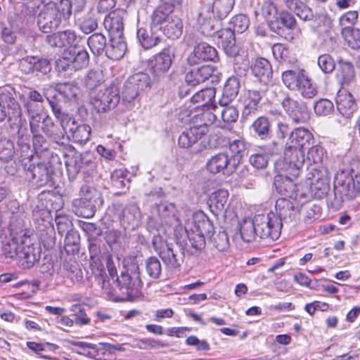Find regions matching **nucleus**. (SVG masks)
Returning <instances> with one entry per match:
<instances>
[{
    "mask_svg": "<svg viewBox=\"0 0 360 360\" xmlns=\"http://www.w3.org/2000/svg\"><path fill=\"white\" fill-rule=\"evenodd\" d=\"M2 252L7 258L16 259L23 269H30L40 259V251L29 238L11 236L2 245Z\"/></svg>",
    "mask_w": 360,
    "mask_h": 360,
    "instance_id": "f257e3e1",
    "label": "nucleus"
},
{
    "mask_svg": "<svg viewBox=\"0 0 360 360\" xmlns=\"http://www.w3.org/2000/svg\"><path fill=\"white\" fill-rule=\"evenodd\" d=\"M71 0H60L58 3H47L37 16V25L44 33H50L66 22L72 15Z\"/></svg>",
    "mask_w": 360,
    "mask_h": 360,
    "instance_id": "f03ea898",
    "label": "nucleus"
},
{
    "mask_svg": "<svg viewBox=\"0 0 360 360\" xmlns=\"http://www.w3.org/2000/svg\"><path fill=\"white\" fill-rule=\"evenodd\" d=\"M334 192L342 201L352 200L360 193V165L351 171L337 172L334 179Z\"/></svg>",
    "mask_w": 360,
    "mask_h": 360,
    "instance_id": "7ed1b4c3",
    "label": "nucleus"
},
{
    "mask_svg": "<svg viewBox=\"0 0 360 360\" xmlns=\"http://www.w3.org/2000/svg\"><path fill=\"white\" fill-rule=\"evenodd\" d=\"M47 101L52 109V111L60 123V126L65 133L69 132L75 142L83 144L86 143L90 137L91 127L88 124L77 125L74 118L68 114L61 111L58 105L53 101L46 97Z\"/></svg>",
    "mask_w": 360,
    "mask_h": 360,
    "instance_id": "20e7f679",
    "label": "nucleus"
},
{
    "mask_svg": "<svg viewBox=\"0 0 360 360\" xmlns=\"http://www.w3.org/2000/svg\"><path fill=\"white\" fill-rule=\"evenodd\" d=\"M140 275L139 267L134 264L125 272H122L119 277H117V287L123 301L132 300L139 294L142 287Z\"/></svg>",
    "mask_w": 360,
    "mask_h": 360,
    "instance_id": "39448f33",
    "label": "nucleus"
},
{
    "mask_svg": "<svg viewBox=\"0 0 360 360\" xmlns=\"http://www.w3.org/2000/svg\"><path fill=\"white\" fill-rule=\"evenodd\" d=\"M81 198L74 201L76 213L84 218L92 217L103 203L101 193L94 188L84 186L81 188Z\"/></svg>",
    "mask_w": 360,
    "mask_h": 360,
    "instance_id": "423d86ee",
    "label": "nucleus"
},
{
    "mask_svg": "<svg viewBox=\"0 0 360 360\" xmlns=\"http://www.w3.org/2000/svg\"><path fill=\"white\" fill-rule=\"evenodd\" d=\"M174 57V49L167 46L148 59L147 69L154 81L159 82L166 77Z\"/></svg>",
    "mask_w": 360,
    "mask_h": 360,
    "instance_id": "0eeeda50",
    "label": "nucleus"
},
{
    "mask_svg": "<svg viewBox=\"0 0 360 360\" xmlns=\"http://www.w3.org/2000/svg\"><path fill=\"white\" fill-rule=\"evenodd\" d=\"M165 16L160 18L156 12L151 14L152 25L153 27L158 28L164 35L171 39H176L180 37L183 32V22L181 20L172 13L165 14Z\"/></svg>",
    "mask_w": 360,
    "mask_h": 360,
    "instance_id": "6e6552de",
    "label": "nucleus"
},
{
    "mask_svg": "<svg viewBox=\"0 0 360 360\" xmlns=\"http://www.w3.org/2000/svg\"><path fill=\"white\" fill-rule=\"evenodd\" d=\"M255 217L257 234L260 238L276 240L280 237L283 224L276 213L258 214Z\"/></svg>",
    "mask_w": 360,
    "mask_h": 360,
    "instance_id": "1a4fd4ad",
    "label": "nucleus"
},
{
    "mask_svg": "<svg viewBox=\"0 0 360 360\" xmlns=\"http://www.w3.org/2000/svg\"><path fill=\"white\" fill-rule=\"evenodd\" d=\"M120 100V91L115 85L99 90L92 98L91 103L98 112H105L115 108Z\"/></svg>",
    "mask_w": 360,
    "mask_h": 360,
    "instance_id": "9d476101",
    "label": "nucleus"
},
{
    "mask_svg": "<svg viewBox=\"0 0 360 360\" xmlns=\"http://www.w3.org/2000/svg\"><path fill=\"white\" fill-rule=\"evenodd\" d=\"M92 274L94 275L98 283L101 286L104 294L108 300L114 302H122L123 298L118 293L117 285L113 286L112 280L107 276L103 265L101 261H95L91 264Z\"/></svg>",
    "mask_w": 360,
    "mask_h": 360,
    "instance_id": "9b49d317",
    "label": "nucleus"
},
{
    "mask_svg": "<svg viewBox=\"0 0 360 360\" xmlns=\"http://www.w3.org/2000/svg\"><path fill=\"white\" fill-rule=\"evenodd\" d=\"M23 169L25 177L37 187L44 186L51 181L52 172L48 163L34 164L28 161L27 163L23 164Z\"/></svg>",
    "mask_w": 360,
    "mask_h": 360,
    "instance_id": "f8f14e48",
    "label": "nucleus"
},
{
    "mask_svg": "<svg viewBox=\"0 0 360 360\" xmlns=\"http://www.w3.org/2000/svg\"><path fill=\"white\" fill-rule=\"evenodd\" d=\"M281 105L289 119L294 124H304L310 119V113L307 105L289 96H285L281 101Z\"/></svg>",
    "mask_w": 360,
    "mask_h": 360,
    "instance_id": "ddd939ff",
    "label": "nucleus"
},
{
    "mask_svg": "<svg viewBox=\"0 0 360 360\" xmlns=\"http://www.w3.org/2000/svg\"><path fill=\"white\" fill-rule=\"evenodd\" d=\"M283 155L285 160L288 165V174L293 178H297L304 163L303 149L294 145H288V141L283 150Z\"/></svg>",
    "mask_w": 360,
    "mask_h": 360,
    "instance_id": "4468645a",
    "label": "nucleus"
},
{
    "mask_svg": "<svg viewBox=\"0 0 360 360\" xmlns=\"http://www.w3.org/2000/svg\"><path fill=\"white\" fill-rule=\"evenodd\" d=\"M207 132L206 127H192L179 136V145L184 148H191V153H197L201 150V144L198 142L206 136Z\"/></svg>",
    "mask_w": 360,
    "mask_h": 360,
    "instance_id": "2eb2a0df",
    "label": "nucleus"
},
{
    "mask_svg": "<svg viewBox=\"0 0 360 360\" xmlns=\"http://www.w3.org/2000/svg\"><path fill=\"white\" fill-rule=\"evenodd\" d=\"M238 165L237 158H230L225 153H219L213 155L206 164L207 170L212 174L220 172L230 174L233 172Z\"/></svg>",
    "mask_w": 360,
    "mask_h": 360,
    "instance_id": "dca6fc26",
    "label": "nucleus"
},
{
    "mask_svg": "<svg viewBox=\"0 0 360 360\" xmlns=\"http://www.w3.org/2000/svg\"><path fill=\"white\" fill-rule=\"evenodd\" d=\"M215 12L210 4H201L196 16L197 25L204 35L211 36L219 21L215 20Z\"/></svg>",
    "mask_w": 360,
    "mask_h": 360,
    "instance_id": "f3484780",
    "label": "nucleus"
},
{
    "mask_svg": "<svg viewBox=\"0 0 360 360\" xmlns=\"http://www.w3.org/2000/svg\"><path fill=\"white\" fill-rule=\"evenodd\" d=\"M77 5L75 9V18L79 30L84 34H89L98 27V20L93 11L82 14L81 11L85 5V0H75Z\"/></svg>",
    "mask_w": 360,
    "mask_h": 360,
    "instance_id": "a211bd4d",
    "label": "nucleus"
},
{
    "mask_svg": "<svg viewBox=\"0 0 360 360\" xmlns=\"http://www.w3.org/2000/svg\"><path fill=\"white\" fill-rule=\"evenodd\" d=\"M218 60L217 50L207 43H199L195 46L193 51L187 59V63L191 66L200 65L205 61H216Z\"/></svg>",
    "mask_w": 360,
    "mask_h": 360,
    "instance_id": "6ab92c4d",
    "label": "nucleus"
},
{
    "mask_svg": "<svg viewBox=\"0 0 360 360\" xmlns=\"http://www.w3.org/2000/svg\"><path fill=\"white\" fill-rule=\"evenodd\" d=\"M20 71L26 75L34 72L47 74L51 70L49 61L43 58L26 56L19 61Z\"/></svg>",
    "mask_w": 360,
    "mask_h": 360,
    "instance_id": "aec40b11",
    "label": "nucleus"
},
{
    "mask_svg": "<svg viewBox=\"0 0 360 360\" xmlns=\"http://www.w3.org/2000/svg\"><path fill=\"white\" fill-rule=\"evenodd\" d=\"M262 95L259 91L249 90L242 100L243 108L242 110V120H250L255 117L259 113Z\"/></svg>",
    "mask_w": 360,
    "mask_h": 360,
    "instance_id": "412c9836",
    "label": "nucleus"
},
{
    "mask_svg": "<svg viewBox=\"0 0 360 360\" xmlns=\"http://www.w3.org/2000/svg\"><path fill=\"white\" fill-rule=\"evenodd\" d=\"M234 33L231 27H228L218 31L214 30L212 35L214 41L221 46L227 56L231 57L235 56L238 53Z\"/></svg>",
    "mask_w": 360,
    "mask_h": 360,
    "instance_id": "4be33fe9",
    "label": "nucleus"
},
{
    "mask_svg": "<svg viewBox=\"0 0 360 360\" xmlns=\"http://www.w3.org/2000/svg\"><path fill=\"white\" fill-rule=\"evenodd\" d=\"M275 209L276 216L279 218L283 226L292 224L297 217L298 210L295 207L292 201L285 198L276 200Z\"/></svg>",
    "mask_w": 360,
    "mask_h": 360,
    "instance_id": "5701e85b",
    "label": "nucleus"
},
{
    "mask_svg": "<svg viewBox=\"0 0 360 360\" xmlns=\"http://www.w3.org/2000/svg\"><path fill=\"white\" fill-rule=\"evenodd\" d=\"M338 68L335 78L341 86H352L356 82L354 66L352 62L339 58L337 60Z\"/></svg>",
    "mask_w": 360,
    "mask_h": 360,
    "instance_id": "b1692460",
    "label": "nucleus"
},
{
    "mask_svg": "<svg viewBox=\"0 0 360 360\" xmlns=\"http://www.w3.org/2000/svg\"><path fill=\"white\" fill-rule=\"evenodd\" d=\"M159 257L169 269H176L184 262V249L177 244L171 245Z\"/></svg>",
    "mask_w": 360,
    "mask_h": 360,
    "instance_id": "393cba45",
    "label": "nucleus"
},
{
    "mask_svg": "<svg viewBox=\"0 0 360 360\" xmlns=\"http://www.w3.org/2000/svg\"><path fill=\"white\" fill-rule=\"evenodd\" d=\"M337 110L345 117H349L356 110L354 96L345 89L339 90L335 98Z\"/></svg>",
    "mask_w": 360,
    "mask_h": 360,
    "instance_id": "a878e982",
    "label": "nucleus"
},
{
    "mask_svg": "<svg viewBox=\"0 0 360 360\" xmlns=\"http://www.w3.org/2000/svg\"><path fill=\"white\" fill-rule=\"evenodd\" d=\"M159 32L158 28L153 27L152 19L150 18L149 30L139 28L137 30V38L143 48L149 49L160 43L162 37Z\"/></svg>",
    "mask_w": 360,
    "mask_h": 360,
    "instance_id": "bb28decb",
    "label": "nucleus"
},
{
    "mask_svg": "<svg viewBox=\"0 0 360 360\" xmlns=\"http://www.w3.org/2000/svg\"><path fill=\"white\" fill-rule=\"evenodd\" d=\"M214 70L210 65H200L193 68L185 76V82L194 87L207 80L213 74Z\"/></svg>",
    "mask_w": 360,
    "mask_h": 360,
    "instance_id": "cd10ccee",
    "label": "nucleus"
},
{
    "mask_svg": "<svg viewBox=\"0 0 360 360\" xmlns=\"http://www.w3.org/2000/svg\"><path fill=\"white\" fill-rule=\"evenodd\" d=\"M228 198L229 192L225 189H219L212 193L207 202L210 211L215 216L224 213L228 206Z\"/></svg>",
    "mask_w": 360,
    "mask_h": 360,
    "instance_id": "c85d7f7f",
    "label": "nucleus"
},
{
    "mask_svg": "<svg viewBox=\"0 0 360 360\" xmlns=\"http://www.w3.org/2000/svg\"><path fill=\"white\" fill-rule=\"evenodd\" d=\"M77 39V35L74 31L65 30L58 32L46 37V42L51 47L62 48L68 45H72Z\"/></svg>",
    "mask_w": 360,
    "mask_h": 360,
    "instance_id": "c756f323",
    "label": "nucleus"
},
{
    "mask_svg": "<svg viewBox=\"0 0 360 360\" xmlns=\"http://www.w3.org/2000/svg\"><path fill=\"white\" fill-rule=\"evenodd\" d=\"M188 223L191 229L204 236L210 237L214 231L213 222L202 212L195 213Z\"/></svg>",
    "mask_w": 360,
    "mask_h": 360,
    "instance_id": "7c9ffc66",
    "label": "nucleus"
},
{
    "mask_svg": "<svg viewBox=\"0 0 360 360\" xmlns=\"http://www.w3.org/2000/svg\"><path fill=\"white\" fill-rule=\"evenodd\" d=\"M141 212L136 204H129L122 210L120 221L124 229H134L141 221Z\"/></svg>",
    "mask_w": 360,
    "mask_h": 360,
    "instance_id": "2f4dec72",
    "label": "nucleus"
},
{
    "mask_svg": "<svg viewBox=\"0 0 360 360\" xmlns=\"http://www.w3.org/2000/svg\"><path fill=\"white\" fill-rule=\"evenodd\" d=\"M252 75L261 82L266 84L272 77L273 71L269 61L264 58H259L251 65Z\"/></svg>",
    "mask_w": 360,
    "mask_h": 360,
    "instance_id": "473e14b6",
    "label": "nucleus"
},
{
    "mask_svg": "<svg viewBox=\"0 0 360 360\" xmlns=\"http://www.w3.org/2000/svg\"><path fill=\"white\" fill-rule=\"evenodd\" d=\"M313 140V134L307 129L297 127L290 132L288 145H294L303 149L306 146H309Z\"/></svg>",
    "mask_w": 360,
    "mask_h": 360,
    "instance_id": "72a5a7b5",
    "label": "nucleus"
},
{
    "mask_svg": "<svg viewBox=\"0 0 360 360\" xmlns=\"http://www.w3.org/2000/svg\"><path fill=\"white\" fill-rule=\"evenodd\" d=\"M285 6L304 21L312 20L314 13L309 6L300 0H283Z\"/></svg>",
    "mask_w": 360,
    "mask_h": 360,
    "instance_id": "f704fd0d",
    "label": "nucleus"
},
{
    "mask_svg": "<svg viewBox=\"0 0 360 360\" xmlns=\"http://www.w3.org/2000/svg\"><path fill=\"white\" fill-rule=\"evenodd\" d=\"M127 51V44L124 37L110 38V44L107 46L105 55L111 60L121 59Z\"/></svg>",
    "mask_w": 360,
    "mask_h": 360,
    "instance_id": "c9c22d12",
    "label": "nucleus"
},
{
    "mask_svg": "<svg viewBox=\"0 0 360 360\" xmlns=\"http://www.w3.org/2000/svg\"><path fill=\"white\" fill-rule=\"evenodd\" d=\"M219 103V106H213L212 109L216 111L218 117L220 116V123L222 122L224 124H230L236 122L238 118V110L233 105L229 103Z\"/></svg>",
    "mask_w": 360,
    "mask_h": 360,
    "instance_id": "e433bc0d",
    "label": "nucleus"
},
{
    "mask_svg": "<svg viewBox=\"0 0 360 360\" xmlns=\"http://www.w3.org/2000/svg\"><path fill=\"white\" fill-rule=\"evenodd\" d=\"M69 55L72 61V68L77 71L86 68L89 62V56L84 49L77 50L70 47L66 49V55Z\"/></svg>",
    "mask_w": 360,
    "mask_h": 360,
    "instance_id": "4c0bfd02",
    "label": "nucleus"
},
{
    "mask_svg": "<svg viewBox=\"0 0 360 360\" xmlns=\"http://www.w3.org/2000/svg\"><path fill=\"white\" fill-rule=\"evenodd\" d=\"M240 87V80L237 77H229L224 86L223 94L219 103L227 104L233 101L238 95Z\"/></svg>",
    "mask_w": 360,
    "mask_h": 360,
    "instance_id": "58836bf2",
    "label": "nucleus"
},
{
    "mask_svg": "<svg viewBox=\"0 0 360 360\" xmlns=\"http://www.w3.org/2000/svg\"><path fill=\"white\" fill-rule=\"evenodd\" d=\"M276 190L281 195L292 197L297 191V185L292 177L280 175L275 179Z\"/></svg>",
    "mask_w": 360,
    "mask_h": 360,
    "instance_id": "ea45409f",
    "label": "nucleus"
},
{
    "mask_svg": "<svg viewBox=\"0 0 360 360\" xmlns=\"http://www.w3.org/2000/svg\"><path fill=\"white\" fill-rule=\"evenodd\" d=\"M41 131L56 143L63 138L66 131L63 128L60 129L56 125L48 115L45 116L43 120Z\"/></svg>",
    "mask_w": 360,
    "mask_h": 360,
    "instance_id": "a19ab883",
    "label": "nucleus"
},
{
    "mask_svg": "<svg viewBox=\"0 0 360 360\" xmlns=\"http://www.w3.org/2000/svg\"><path fill=\"white\" fill-rule=\"evenodd\" d=\"M159 215L165 219V223L170 226H176L179 223L176 217V209L174 204L167 202H161L157 207Z\"/></svg>",
    "mask_w": 360,
    "mask_h": 360,
    "instance_id": "79ce46f5",
    "label": "nucleus"
},
{
    "mask_svg": "<svg viewBox=\"0 0 360 360\" xmlns=\"http://www.w3.org/2000/svg\"><path fill=\"white\" fill-rule=\"evenodd\" d=\"M262 14L266 19L270 30H278L276 22L279 13L276 4L271 0L265 1L262 6Z\"/></svg>",
    "mask_w": 360,
    "mask_h": 360,
    "instance_id": "37998d69",
    "label": "nucleus"
},
{
    "mask_svg": "<svg viewBox=\"0 0 360 360\" xmlns=\"http://www.w3.org/2000/svg\"><path fill=\"white\" fill-rule=\"evenodd\" d=\"M11 236H17L20 238H30V231L25 229L24 214H13L10 221Z\"/></svg>",
    "mask_w": 360,
    "mask_h": 360,
    "instance_id": "c03bdc74",
    "label": "nucleus"
},
{
    "mask_svg": "<svg viewBox=\"0 0 360 360\" xmlns=\"http://www.w3.org/2000/svg\"><path fill=\"white\" fill-rule=\"evenodd\" d=\"M255 224V217L253 219H245L240 223V233L243 241L250 243L258 236Z\"/></svg>",
    "mask_w": 360,
    "mask_h": 360,
    "instance_id": "a18cd8bd",
    "label": "nucleus"
},
{
    "mask_svg": "<svg viewBox=\"0 0 360 360\" xmlns=\"http://www.w3.org/2000/svg\"><path fill=\"white\" fill-rule=\"evenodd\" d=\"M185 229L190 245L194 250V251L191 252L192 254L202 251L205 247V236L199 232L194 231L193 229L190 228L189 223L186 224Z\"/></svg>",
    "mask_w": 360,
    "mask_h": 360,
    "instance_id": "49530a36",
    "label": "nucleus"
},
{
    "mask_svg": "<svg viewBox=\"0 0 360 360\" xmlns=\"http://www.w3.org/2000/svg\"><path fill=\"white\" fill-rule=\"evenodd\" d=\"M87 44L94 56H98L105 51L107 48L106 38L101 33H94L89 37Z\"/></svg>",
    "mask_w": 360,
    "mask_h": 360,
    "instance_id": "de8ad7c7",
    "label": "nucleus"
},
{
    "mask_svg": "<svg viewBox=\"0 0 360 360\" xmlns=\"http://www.w3.org/2000/svg\"><path fill=\"white\" fill-rule=\"evenodd\" d=\"M251 128L261 139H266L271 136V124L265 116L258 117L252 124Z\"/></svg>",
    "mask_w": 360,
    "mask_h": 360,
    "instance_id": "09e8293b",
    "label": "nucleus"
},
{
    "mask_svg": "<svg viewBox=\"0 0 360 360\" xmlns=\"http://www.w3.org/2000/svg\"><path fill=\"white\" fill-rule=\"evenodd\" d=\"M276 22L278 23V30H271L281 35L283 32V27L288 30H294L297 22L293 15L288 11H282L279 13Z\"/></svg>",
    "mask_w": 360,
    "mask_h": 360,
    "instance_id": "8fccbe9b",
    "label": "nucleus"
},
{
    "mask_svg": "<svg viewBox=\"0 0 360 360\" xmlns=\"http://www.w3.org/2000/svg\"><path fill=\"white\" fill-rule=\"evenodd\" d=\"M216 90L214 88H205L193 94L191 101L193 103L198 104V107H209V103L214 98Z\"/></svg>",
    "mask_w": 360,
    "mask_h": 360,
    "instance_id": "3c124183",
    "label": "nucleus"
},
{
    "mask_svg": "<svg viewBox=\"0 0 360 360\" xmlns=\"http://www.w3.org/2000/svg\"><path fill=\"white\" fill-rule=\"evenodd\" d=\"M305 72V70L300 69L286 70L282 74V80L289 89L294 91L297 89L301 77H303Z\"/></svg>",
    "mask_w": 360,
    "mask_h": 360,
    "instance_id": "603ef678",
    "label": "nucleus"
},
{
    "mask_svg": "<svg viewBox=\"0 0 360 360\" xmlns=\"http://www.w3.org/2000/svg\"><path fill=\"white\" fill-rule=\"evenodd\" d=\"M295 91L300 92L301 96L305 98H312L317 94L316 88L313 84L311 79L308 77L307 72L297 84V89Z\"/></svg>",
    "mask_w": 360,
    "mask_h": 360,
    "instance_id": "864d4df0",
    "label": "nucleus"
},
{
    "mask_svg": "<svg viewBox=\"0 0 360 360\" xmlns=\"http://www.w3.org/2000/svg\"><path fill=\"white\" fill-rule=\"evenodd\" d=\"M235 0H213L211 5L218 19L226 18L233 8Z\"/></svg>",
    "mask_w": 360,
    "mask_h": 360,
    "instance_id": "5fc2aeb1",
    "label": "nucleus"
},
{
    "mask_svg": "<svg viewBox=\"0 0 360 360\" xmlns=\"http://www.w3.org/2000/svg\"><path fill=\"white\" fill-rule=\"evenodd\" d=\"M105 27L108 28L110 38L123 37L124 25L122 18L117 15L105 20Z\"/></svg>",
    "mask_w": 360,
    "mask_h": 360,
    "instance_id": "6e6d98bb",
    "label": "nucleus"
},
{
    "mask_svg": "<svg viewBox=\"0 0 360 360\" xmlns=\"http://www.w3.org/2000/svg\"><path fill=\"white\" fill-rule=\"evenodd\" d=\"M342 37L352 49H356L360 48V30L354 27L342 28Z\"/></svg>",
    "mask_w": 360,
    "mask_h": 360,
    "instance_id": "4d7b16f0",
    "label": "nucleus"
},
{
    "mask_svg": "<svg viewBox=\"0 0 360 360\" xmlns=\"http://www.w3.org/2000/svg\"><path fill=\"white\" fill-rule=\"evenodd\" d=\"M213 106L214 105H212L211 106L204 108L203 112L198 115V117L202 122V124L198 127H206V128L208 129V126L212 124L215 122H219V126H221V127H225L224 125L222 126L220 124V120L218 117L216 111L212 109Z\"/></svg>",
    "mask_w": 360,
    "mask_h": 360,
    "instance_id": "13d9d810",
    "label": "nucleus"
},
{
    "mask_svg": "<svg viewBox=\"0 0 360 360\" xmlns=\"http://www.w3.org/2000/svg\"><path fill=\"white\" fill-rule=\"evenodd\" d=\"M147 274L153 279H158L162 274V265L160 260L155 256L147 258L145 261Z\"/></svg>",
    "mask_w": 360,
    "mask_h": 360,
    "instance_id": "bf43d9fd",
    "label": "nucleus"
},
{
    "mask_svg": "<svg viewBox=\"0 0 360 360\" xmlns=\"http://www.w3.org/2000/svg\"><path fill=\"white\" fill-rule=\"evenodd\" d=\"M317 64L321 71L325 75H330L335 70L336 63L333 56L328 53L320 55Z\"/></svg>",
    "mask_w": 360,
    "mask_h": 360,
    "instance_id": "052dcab7",
    "label": "nucleus"
},
{
    "mask_svg": "<svg viewBox=\"0 0 360 360\" xmlns=\"http://www.w3.org/2000/svg\"><path fill=\"white\" fill-rule=\"evenodd\" d=\"M330 179L323 176L322 181L311 182L310 192L314 198L321 199L325 196L329 190Z\"/></svg>",
    "mask_w": 360,
    "mask_h": 360,
    "instance_id": "680f3d73",
    "label": "nucleus"
},
{
    "mask_svg": "<svg viewBox=\"0 0 360 360\" xmlns=\"http://www.w3.org/2000/svg\"><path fill=\"white\" fill-rule=\"evenodd\" d=\"M229 24L234 32L243 33L249 27L250 20L246 15L238 14L231 18Z\"/></svg>",
    "mask_w": 360,
    "mask_h": 360,
    "instance_id": "e2e57ef3",
    "label": "nucleus"
},
{
    "mask_svg": "<svg viewBox=\"0 0 360 360\" xmlns=\"http://www.w3.org/2000/svg\"><path fill=\"white\" fill-rule=\"evenodd\" d=\"M210 240L213 245L219 251H226L229 248V238L225 231H219L218 233L210 236Z\"/></svg>",
    "mask_w": 360,
    "mask_h": 360,
    "instance_id": "0e129e2a",
    "label": "nucleus"
},
{
    "mask_svg": "<svg viewBox=\"0 0 360 360\" xmlns=\"http://www.w3.org/2000/svg\"><path fill=\"white\" fill-rule=\"evenodd\" d=\"M56 90L68 101L75 98L79 92V88L72 83L58 84Z\"/></svg>",
    "mask_w": 360,
    "mask_h": 360,
    "instance_id": "69168bd1",
    "label": "nucleus"
},
{
    "mask_svg": "<svg viewBox=\"0 0 360 360\" xmlns=\"http://www.w3.org/2000/svg\"><path fill=\"white\" fill-rule=\"evenodd\" d=\"M104 80L101 70H91L88 72L84 79V83L87 88L93 89L100 85Z\"/></svg>",
    "mask_w": 360,
    "mask_h": 360,
    "instance_id": "338daca9",
    "label": "nucleus"
},
{
    "mask_svg": "<svg viewBox=\"0 0 360 360\" xmlns=\"http://www.w3.org/2000/svg\"><path fill=\"white\" fill-rule=\"evenodd\" d=\"M32 105H30L29 116H30V126L32 133L41 132L42 122L45 117L41 112H36L33 110Z\"/></svg>",
    "mask_w": 360,
    "mask_h": 360,
    "instance_id": "774afa93",
    "label": "nucleus"
}]
</instances>
